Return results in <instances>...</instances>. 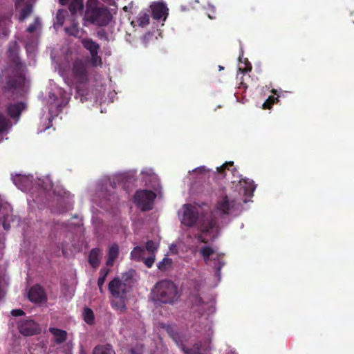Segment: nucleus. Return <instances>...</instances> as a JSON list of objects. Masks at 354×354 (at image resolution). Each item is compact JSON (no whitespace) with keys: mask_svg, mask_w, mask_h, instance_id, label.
<instances>
[{"mask_svg":"<svg viewBox=\"0 0 354 354\" xmlns=\"http://www.w3.org/2000/svg\"><path fill=\"white\" fill-rule=\"evenodd\" d=\"M28 297L30 301L35 304H41L47 301L45 291L39 285H35L31 287L29 290Z\"/></svg>","mask_w":354,"mask_h":354,"instance_id":"nucleus-11","label":"nucleus"},{"mask_svg":"<svg viewBox=\"0 0 354 354\" xmlns=\"http://www.w3.org/2000/svg\"><path fill=\"white\" fill-rule=\"evenodd\" d=\"M102 250L98 248H93L88 254V263L93 268H96L100 263L102 258Z\"/></svg>","mask_w":354,"mask_h":354,"instance_id":"nucleus-13","label":"nucleus"},{"mask_svg":"<svg viewBox=\"0 0 354 354\" xmlns=\"http://www.w3.org/2000/svg\"><path fill=\"white\" fill-rule=\"evenodd\" d=\"M217 227V221L214 218H209L198 223V229L204 233L209 232Z\"/></svg>","mask_w":354,"mask_h":354,"instance_id":"nucleus-15","label":"nucleus"},{"mask_svg":"<svg viewBox=\"0 0 354 354\" xmlns=\"http://www.w3.org/2000/svg\"><path fill=\"white\" fill-rule=\"evenodd\" d=\"M121 308L123 309V310H125L126 309V306H125V304L122 302V306Z\"/></svg>","mask_w":354,"mask_h":354,"instance_id":"nucleus-45","label":"nucleus"},{"mask_svg":"<svg viewBox=\"0 0 354 354\" xmlns=\"http://www.w3.org/2000/svg\"><path fill=\"white\" fill-rule=\"evenodd\" d=\"M238 203L234 198L224 195L218 199L216 205V209L222 215H229L237 209Z\"/></svg>","mask_w":354,"mask_h":354,"instance_id":"nucleus-6","label":"nucleus"},{"mask_svg":"<svg viewBox=\"0 0 354 354\" xmlns=\"http://www.w3.org/2000/svg\"><path fill=\"white\" fill-rule=\"evenodd\" d=\"M144 254H145V250L142 248H141L140 246H136L131 252L130 255H131V259L136 261H140L142 260Z\"/></svg>","mask_w":354,"mask_h":354,"instance_id":"nucleus-22","label":"nucleus"},{"mask_svg":"<svg viewBox=\"0 0 354 354\" xmlns=\"http://www.w3.org/2000/svg\"><path fill=\"white\" fill-rule=\"evenodd\" d=\"M109 272V269L102 268L100 271V277L97 279V286L100 292H102V286Z\"/></svg>","mask_w":354,"mask_h":354,"instance_id":"nucleus-26","label":"nucleus"},{"mask_svg":"<svg viewBox=\"0 0 354 354\" xmlns=\"http://www.w3.org/2000/svg\"><path fill=\"white\" fill-rule=\"evenodd\" d=\"M8 218H9V215L6 214V215H4L2 218V219L1 220V221L2 223L3 227L5 230H9L10 228V225L8 221Z\"/></svg>","mask_w":354,"mask_h":354,"instance_id":"nucleus-37","label":"nucleus"},{"mask_svg":"<svg viewBox=\"0 0 354 354\" xmlns=\"http://www.w3.org/2000/svg\"><path fill=\"white\" fill-rule=\"evenodd\" d=\"M24 314V311L21 309H14L11 311V315L14 317L22 316Z\"/></svg>","mask_w":354,"mask_h":354,"instance_id":"nucleus-39","label":"nucleus"},{"mask_svg":"<svg viewBox=\"0 0 354 354\" xmlns=\"http://www.w3.org/2000/svg\"><path fill=\"white\" fill-rule=\"evenodd\" d=\"M19 333L24 336H32L40 333L39 325L31 319H22L18 323Z\"/></svg>","mask_w":354,"mask_h":354,"instance_id":"nucleus-8","label":"nucleus"},{"mask_svg":"<svg viewBox=\"0 0 354 354\" xmlns=\"http://www.w3.org/2000/svg\"><path fill=\"white\" fill-rule=\"evenodd\" d=\"M85 17L91 24L102 27L106 26L113 19L109 8L96 0L87 3Z\"/></svg>","mask_w":354,"mask_h":354,"instance_id":"nucleus-3","label":"nucleus"},{"mask_svg":"<svg viewBox=\"0 0 354 354\" xmlns=\"http://www.w3.org/2000/svg\"><path fill=\"white\" fill-rule=\"evenodd\" d=\"M93 354H115L113 347L110 344L96 346L93 351Z\"/></svg>","mask_w":354,"mask_h":354,"instance_id":"nucleus-19","label":"nucleus"},{"mask_svg":"<svg viewBox=\"0 0 354 354\" xmlns=\"http://www.w3.org/2000/svg\"><path fill=\"white\" fill-rule=\"evenodd\" d=\"M200 254L203 257V259L205 263H209L212 260L211 256L215 254V250L210 246H203L199 250Z\"/></svg>","mask_w":354,"mask_h":354,"instance_id":"nucleus-18","label":"nucleus"},{"mask_svg":"<svg viewBox=\"0 0 354 354\" xmlns=\"http://www.w3.org/2000/svg\"><path fill=\"white\" fill-rule=\"evenodd\" d=\"M65 32L71 36L75 37H80L82 36L81 30L78 26V24L73 22L69 27L65 28Z\"/></svg>","mask_w":354,"mask_h":354,"instance_id":"nucleus-21","label":"nucleus"},{"mask_svg":"<svg viewBox=\"0 0 354 354\" xmlns=\"http://www.w3.org/2000/svg\"><path fill=\"white\" fill-rule=\"evenodd\" d=\"M279 102V97L270 95L263 104V109H270L274 103Z\"/></svg>","mask_w":354,"mask_h":354,"instance_id":"nucleus-30","label":"nucleus"},{"mask_svg":"<svg viewBox=\"0 0 354 354\" xmlns=\"http://www.w3.org/2000/svg\"><path fill=\"white\" fill-rule=\"evenodd\" d=\"M23 0H16V3H19L20 2H21Z\"/></svg>","mask_w":354,"mask_h":354,"instance_id":"nucleus-46","label":"nucleus"},{"mask_svg":"<svg viewBox=\"0 0 354 354\" xmlns=\"http://www.w3.org/2000/svg\"><path fill=\"white\" fill-rule=\"evenodd\" d=\"M172 261L169 258H164L162 261H160L157 266L158 268L161 271H165L167 270V266H171Z\"/></svg>","mask_w":354,"mask_h":354,"instance_id":"nucleus-31","label":"nucleus"},{"mask_svg":"<svg viewBox=\"0 0 354 354\" xmlns=\"http://www.w3.org/2000/svg\"><path fill=\"white\" fill-rule=\"evenodd\" d=\"M272 92L273 93H274V94H276V93H277V91H276V90H274V89H272Z\"/></svg>","mask_w":354,"mask_h":354,"instance_id":"nucleus-47","label":"nucleus"},{"mask_svg":"<svg viewBox=\"0 0 354 354\" xmlns=\"http://www.w3.org/2000/svg\"><path fill=\"white\" fill-rule=\"evenodd\" d=\"M119 254V247L116 243L112 244L109 249L108 251V259L106 260V266H112L116 259L118 257Z\"/></svg>","mask_w":354,"mask_h":354,"instance_id":"nucleus-16","label":"nucleus"},{"mask_svg":"<svg viewBox=\"0 0 354 354\" xmlns=\"http://www.w3.org/2000/svg\"><path fill=\"white\" fill-rule=\"evenodd\" d=\"M166 330L167 332L168 333V334L172 337V338H175L176 337V333L174 331V327L171 326H166Z\"/></svg>","mask_w":354,"mask_h":354,"instance_id":"nucleus-40","label":"nucleus"},{"mask_svg":"<svg viewBox=\"0 0 354 354\" xmlns=\"http://www.w3.org/2000/svg\"><path fill=\"white\" fill-rule=\"evenodd\" d=\"M68 1L69 0H59V3L62 6L68 4Z\"/></svg>","mask_w":354,"mask_h":354,"instance_id":"nucleus-44","label":"nucleus"},{"mask_svg":"<svg viewBox=\"0 0 354 354\" xmlns=\"http://www.w3.org/2000/svg\"><path fill=\"white\" fill-rule=\"evenodd\" d=\"M194 303L196 305H202L204 302L201 297L198 295H196L194 298Z\"/></svg>","mask_w":354,"mask_h":354,"instance_id":"nucleus-42","label":"nucleus"},{"mask_svg":"<svg viewBox=\"0 0 354 354\" xmlns=\"http://www.w3.org/2000/svg\"><path fill=\"white\" fill-rule=\"evenodd\" d=\"M154 261H155V255L152 254L151 256L145 259L144 262H145V266L147 268H150L152 267L153 264L154 263Z\"/></svg>","mask_w":354,"mask_h":354,"instance_id":"nucleus-38","label":"nucleus"},{"mask_svg":"<svg viewBox=\"0 0 354 354\" xmlns=\"http://www.w3.org/2000/svg\"><path fill=\"white\" fill-rule=\"evenodd\" d=\"M102 1H104V2H106V1H108V0H102Z\"/></svg>","mask_w":354,"mask_h":354,"instance_id":"nucleus-51","label":"nucleus"},{"mask_svg":"<svg viewBox=\"0 0 354 354\" xmlns=\"http://www.w3.org/2000/svg\"><path fill=\"white\" fill-rule=\"evenodd\" d=\"M40 26V21L39 18H35L33 23L30 24L26 31L29 33H33Z\"/></svg>","mask_w":354,"mask_h":354,"instance_id":"nucleus-33","label":"nucleus"},{"mask_svg":"<svg viewBox=\"0 0 354 354\" xmlns=\"http://www.w3.org/2000/svg\"><path fill=\"white\" fill-rule=\"evenodd\" d=\"M156 197V194L152 191L140 189L135 193L134 203L141 211H149L153 208V203Z\"/></svg>","mask_w":354,"mask_h":354,"instance_id":"nucleus-4","label":"nucleus"},{"mask_svg":"<svg viewBox=\"0 0 354 354\" xmlns=\"http://www.w3.org/2000/svg\"><path fill=\"white\" fill-rule=\"evenodd\" d=\"M146 250L153 254L158 250L157 244L152 240L147 241L146 243Z\"/></svg>","mask_w":354,"mask_h":354,"instance_id":"nucleus-34","label":"nucleus"},{"mask_svg":"<svg viewBox=\"0 0 354 354\" xmlns=\"http://www.w3.org/2000/svg\"><path fill=\"white\" fill-rule=\"evenodd\" d=\"M90 63L93 67L101 66H102V59L101 57L98 55V51L91 52Z\"/></svg>","mask_w":354,"mask_h":354,"instance_id":"nucleus-29","label":"nucleus"},{"mask_svg":"<svg viewBox=\"0 0 354 354\" xmlns=\"http://www.w3.org/2000/svg\"><path fill=\"white\" fill-rule=\"evenodd\" d=\"M95 316L93 310L89 308H85L84 310V320L88 324H93Z\"/></svg>","mask_w":354,"mask_h":354,"instance_id":"nucleus-28","label":"nucleus"},{"mask_svg":"<svg viewBox=\"0 0 354 354\" xmlns=\"http://www.w3.org/2000/svg\"><path fill=\"white\" fill-rule=\"evenodd\" d=\"M66 12L64 10H59L56 14L57 24L59 26H62L64 23V13Z\"/></svg>","mask_w":354,"mask_h":354,"instance_id":"nucleus-35","label":"nucleus"},{"mask_svg":"<svg viewBox=\"0 0 354 354\" xmlns=\"http://www.w3.org/2000/svg\"><path fill=\"white\" fill-rule=\"evenodd\" d=\"M151 294L154 301L161 304H172L180 297L176 286L169 279H164L157 282Z\"/></svg>","mask_w":354,"mask_h":354,"instance_id":"nucleus-2","label":"nucleus"},{"mask_svg":"<svg viewBox=\"0 0 354 354\" xmlns=\"http://www.w3.org/2000/svg\"><path fill=\"white\" fill-rule=\"evenodd\" d=\"M214 261V268L218 274H220L221 270L223 266L225 265V262L223 261V254H216V257L213 258Z\"/></svg>","mask_w":354,"mask_h":354,"instance_id":"nucleus-24","label":"nucleus"},{"mask_svg":"<svg viewBox=\"0 0 354 354\" xmlns=\"http://www.w3.org/2000/svg\"><path fill=\"white\" fill-rule=\"evenodd\" d=\"M82 44L84 48L88 50L90 53L98 51L100 45L92 39L86 38L82 40Z\"/></svg>","mask_w":354,"mask_h":354,"instance_id":"nucleus-17","label":"nucleus"},{"mask_svg":"<svg viewBox=\"0 0 354 354\" xmlns=\"http://www.w3.org/2000/svg\"><path fill=\"white\" fill-rule=\"evenodd\" d=\"M240 183H243L244 185L243 187L245 189V192L246 194H252L254 191L256 189V185H254V183L253 180H250L248 178L244 179L243 181H240Z\"/></svg>","mask_w":354,"mask_h":354,"instance_id":"nucleus-23","label":"nucleus"},{"mask_svg":"<svg viewBox=\"0 0 354 354\" xmlns=\"http://www.w3.org/2000/svg\"><path fill=\"white\" fill-rule=\"evenodd\" d=\"M131 352L132 354H135L134 350L131 349Z\"/></svg>","mask_w":354,"mask_h":354,"instance_id":"nucleus-49","label":"nucleus"},{"mask_svg":"<svg viewBox=\"0 0 354 354\" xmlns=\"http://www.w3.org/2000/svg\"><path fill=\"white\" fill-rule=\"evenodd\" d=\"M246 62L247 63L245 64V66L244 68H239V71H241L243 73L250 72L252 70V66L250 63H249L248 60Z\"/></svg>","mask_w":354,"mask_h":354,"instance_id":"nucleus-41","label":"nucleus"},{"mask_svg":"<svg viewBox=\"0 0 354 354\" xmlns=\"http://www.w3.org/2000/svg\"><path fill=\"white\" fill-rule=\"evenodd\" d=\"M138 22L140 26H145L149 23V16L148 14L144 13L142 15H140L138 18Z\"/></svg>","mask_w":354,"mask_h":354,"instance_id":"nucleus-36","label":"nucleus"},{"mask_svg":"<svg viewBox=\"0 0 354 354\" xmlns=\"http://www.w3.org/2000/svg\"><path fill=\"white\" fill-rule=\"evenodd\" d=\"M32 12V6L30 4H27L24 7L19 13V20L20 21H24Z\"/></svg>","mask_w":354,"mask_h":354,"instance_id":"nucleus-27","label":"nucleus"},{"mask_svg":"<svg viewBox=\"0 0 354 354\" xmlns=\"http://www.w3.org/2000/svg\"><path fill=\"white\" fill-rule=\"evenodd\" d=\"M80 354H86L84 352L82 351Z\"/></svg>","mask_w":354,"mask_h":354,"instance_id":"nucleus-50","label":"nucleus"},{"mask_svg":"<svg viewBox=\"0 0 354 354\" xmlns=\"http://www.w3.org/2000/svg\"><path fill=\"white\" fill-rule=\"evenodd\" d=\"M49 332L53 335L54 341L57 344H61L66 340L67 332L55 327H50Z\"/></svg>","mask_w":354,"mask_h":354,"instance_id":"nucleus-14","label":"nucleus"},{"mask_svg":"<svg viewBox=\"0 0 354 354\" xmlns=\"http://www.w3.org/2000/svg\"><path fill=\"white\" fill-rule=\"evenodd\" d=\"M224 68L221 66H219V70H223Z\"/></svg>","mask_w":354,"mask_h":354,"instance_id":"nucleus-48","label":"nucleus"},{"mask_svg":"<svg viewBox=\"0 0 354 354\" xmlns=\"http://www.w3.org/2000/svg\"><path fill=\"white\" fill-rule=\"evenodd\" d=\"M84 8L83 0H72L69 5V10L72 14L82 10Z\"/></svg>","mask_w":354,"mask_h":354,"instance_id":"nucleus-25","label":"nucleus"},{"mask_svg":"<svg viewBox=\"0 0 354 354\" xmlns=\"http://www.w3.org/2000/svg\"><path fill=\"white\" fill-rule=\"evenodd\" d=\"M72 76L76 83L80 84H86L88 81V71L87 63L82 59H77L72 66Z\"/></svg>","mask_w":354,"mask_h":354,"instance_id":"nucleus-5","label":"nucleus"},{"mask_svg":"<svg viewBox=\"0 0 354 354\" xmlns=\"http://www.w3.org/2000/svg\"><path fill=\"white\" fill-rule=\"evenodd\" d=\"M198 219V211L196 207L191 204L183 205V214L181 222L187 227L194 226Z\"/></svg>","mask_w":354,"mask_h":354,"instance_id":"nucleus-7","label":"nucleus"},{"mask_svg":"<svg viewBox=\"0 0 354 354\" xmlns=\"http://www.w3.org/2000/svg\"><path fill=\"white\" fill-rule=\"evenodd\" d=\"M196 239H198V241L204 243H207L208 241L207 239L203 237V236L201 234L197 235Z\"/></svg>","mask_w":354,"mask_h":354,"instance_id":"nucleus-43","label":"nucleus"},{"mask_svg":"<svg viewBox=\"0 0 354 354\" xmlns=\"http://www.w3.org/2000/svg\"><path fill=\"white\" fill-rule=\"evenodd\" d=\"M27 109V104L24 102H16L8 103L6 106L7 115L15 122H17L24 111Z\"/></svg>","mask_w":354,"mask_h":354,"instance_id":"nucleus-9","label":"nucleus"},{"mask_svg":"<svg viewBox=\"0 0 354 354\" xmlns=\"http://www.w3.org/2000/svg\"><path fill=\"white\" fill-rule=\"evenodd\" d=\"M19 46L17 41L10 42L8 49V57L15 64L11 73L8 75L1 87L3 95L8 100H15L24 94L26 77L24 66L18 55Z\"/></svg>","mask_w":354,"mask_h":354,"instance_id":"nucleus-1","label":"nucleus"},{"mask_svg":"<svg viewBox=\"0 0 354 354\" xmlns=\"http://www.w3.org/2000/svg\"><path fill=\"white\" fill-rule=\"evenodd\" d=\"M109 290L114 297L123 298L127 292V284L115 277L109 283Z\"/></svg>","mask_w":354,"mask_h":354,"instance_id":"nucleus-10","label":"nucleus"},{"mask_svg":"<svg viewBox=\"0 0 354 354\" xmlns=\"http://www.w3.org/2000/svg\"><path fill=\"white\" fill-rule=\"evenodd\" d=\"M166 6L162 3H158L151 6V14L153 19L159 20L162 17L165 18L167 15Z\"/></svg>","mask_w":354,"mask_h":354,"instance_id":"nucleus-12","label":"nucleus"},{"mask_svg":"<svg viewBox=\"0 0 354 354\" xmlns=\"http://www.w3.org/2000/svg\"><path fill=\"white\" fill-rule=\"evenodd\" d=\"M12 127V123L9 118L0 113V136L6 133Z\"/></svg>","mask_w":354,"mask_h":354,"instance_id":"nucleus-20","label":"nucleus"},{"mask_svg":"<svg viewBox=\"0 0 354 354\" xmlns=\"http://www.w3.org/2000/svg\"><path fill=\"white\" fill-rule=\"evenodd\" d=\"M234 165V162L232 161H230V162H226L225 163H224L223 165H221V167H217V171L218 172L222 175V176H225V171L227 169L229 170V167H232Z\"/></svg>","mask_w":354,"mask_h":354,"instance_id":"nucleus-32","label":"nucleus"}]
</instances>
